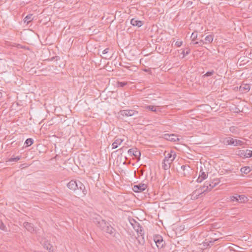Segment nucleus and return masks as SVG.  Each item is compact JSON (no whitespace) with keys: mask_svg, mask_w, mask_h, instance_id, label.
I'll list each match as a JSON object with an SVG mask.
<instances>
[{"mask_svg":"<svg viewBox=\"0 0 252 252\" xmlns=\"http://www.w3.org/2000/svg\"><path fill=\"white\" fill-rule=\"evenodd\" d=\"M251 155H250V156H251V157H252V151H251Z\"/></svg>","mask_w":252,"mask_h":252,"instance_id":"de8ad7c7","label":"nucleus"},{"mask_svg":"<svg viewBox=\"0 0 252 252\" xmlns=\"http://www.w3.org/2000/svg\"><path fill=\"white\" fill-rule=\"evenodd\" d=\"M213 36L212 35L209 34L206 36L205 38V44L207 43H210L213 41Z\"/></svg>","mask_w":252,"mask_h":252,"instance_id":"b1692460","label":"nucleus"},{"mask_svg":"<svg viewBox=\"0 0 252 252\" xmlns=\"http://www.w3.org/2000/svg\"><path fill=\"white\" fill-rule=\"evenodd\" d=\"M199 189H201V190H204V192L206 191H210L209 187L208 185H206V182L203 186L199 188Z\"/></svg>","mask_w":252,"mask_h":252,"instance_id":"cd10ccee","label":"nucleus"},{"mask_svg":"<svg viewBox=\"0 0 252 252\" xmlns=\"http://www.w3.org/2000/svg\"><path fill=\"white\" fill-rule=\"evenodd\" d=\"M241 249L242 248H240L236 245L230 243L222 246L221 251L224 250L226 252H231L232 251L234 252H242L240 250V249Z\"/></svg>","mask_w":252,"mask_h":252,"instance_id":"7ed1b4c3","label":"nucleus"},{"mask_svg":"<svg viewBox=\"0 0 252 252\" xmlns=\"http://www.w3.org/2000/svg\"><path fill=\"white\" fill-rule=\"evenodd\" d=\"M238 61H239L240 63H242L244 61V60L242 59L241 58L239 59Z\"/></svg>","mask_w":252,"mask_h":252,"instance_id":"a18cd8bd","label":"nucleus"},{"mask_svg":"<svg viewBox=\"0 0 252 252\" xmlns=\"http://www.w3.org/2000/svg\"><path fill=\"white\" fill-rule=\"evenodd\" d=\"M190 52V50L189 48H186L183 50L182 54L183 55V58L185 57L186 56L189 55Z\"/></svg>","mask_w":252,"mask_h":252,"instance_id":"bb28decb","label":"nucleus"},{"mask_svg":"<svg viewBox=\"0 0 252 252\" xmlns=\"http://www.w3.org/2000/svg\"><path fill=\"white\" fill-rule=\"evenodd\" d=\"M0 229L5 232L7 231L6 226L1 220H0Z\"/></svg>","mask_w":252,"mask_h":252,"instance_id":"7c9ffc66","label":"nucleus"},{"mask_svg":"<svg viewBox=\"0 0 252 252\" xmlns=\"http://www.w3.org/2000/svg\"><path fill=\"white\" fill-rule=\"evenodd\" d=\"M24 227L29 232H32L34 231V227L33 225L28 222H25L24 223Z\"/></svg>","mask_w":252,"mask_h":252,"instance_id":"dca6fc26","label":"nucleus"},{"mask_svg":"<svg viewBox=\"0 0 252 252\" xmlns=\"http://www.w3.org/2000/svg\"><path fill=\"white\" fill-rule=\"evenodd\" d=\"M127 85V82H117V85L118 87H123Z\"/></svg>","mask_w":252,"mask_h":252,"instance_id":"f704fd0d","label":"nucleus"},{"mask_svg":"<svg viewBox=\"0 0 252 252\" xmlns=\"http://www.w3.org/2000/svg\"><path fill=\"white\" fill-rule=\"evenodd\" d=\"M222 248V247H219L218 249H220V251H219V252H220V251H221V250Z\"/></svg>","mask_w":252,"mask_h":252,"instance_id":"49530a36","label":"nucleus"},{"mask_svg":"<svg viewBox=\"0 0 252 252\" xmlns=\"http://www.w3.org/2000/svg\"><path fill=\"white\" fill-rule=\"evenodd\" d=\"M241 171L245 174H247L250 172L251 170L249 167H244L241 168Z\"/></svg>","mask_w":252,"mask_h":252,"instance_id":"c85d7f7f","label":"nucleus"},{"mask_svg":"<svg viewBox=\"0 0 252 252\" xmlns=\"http://www.w3.org/2000/svg\"><path fill=\"white\" fill-rule=\"evenodd\" d=\"M77 183L74 180H71L67 185V187L70 189L75 190L77 189Z\"/></svg>","mask_w":252,"mask_h":252,"instance_id":"f8f14e48","label":"nucleus"},{"mask_svg":"<svg viewBox=\"0 0 252 252\" xmlns=\"http://www.w3.org/2000/svg\"><path fill=\"white\" fill-rule=\"evenodd\" d=\"M220 182V180L218 178L214 179L212 181H206V185H208L209 187V190H211L213 188L215 187Z\"/></svg>","mask_w":252,"mask_h":252,"instance_id":"6e6552de","label":"nucleus"},{"mask_svg":"<svg viewBox=\"0 0 252 252\" xmlns=\"http://www.w3.org/2000/svg\"><path fill=\"white\" fill-rule=\"evenodd\" d=\"M33 140L32 138H29L26 140L25 142V145H26V147H29L32 145L33 144Z\"/></svg>","mask_w":252,"mask_h":252,"instance_id":"393cba45","label":"nucleus"},{"mask_svg":"<svg viewBox=\"0 0 252 252\" xmlns=\"http://www.w3.org/2000/svg\"><path fill=\"white\" fill-rule=\"evenodd\" d=\"M164 138L171 141H176V139L179 140V139L177 138L176 136L174 134H165Z\"/></svg>","mask_w":252,"mask_h":252,"instance_id":"a211bd4d","label":"nucleus"},{"mask_svg":"<svg viewBox=\"0 0 252 252\" xmlns=\"http://www.w3.org/2000/svg\"><path fill=\"white\" fill-rule=\"evenodd\" d=\"M238 61H239L240 63H242L244 61V60L242 59L241 58L239 59Z\"/></svg>","mask_w":252,"mask_h":252,"instance_id":"c03bdc74","label":"nucleus"},{"mask_svg":"<svg viewBox=\"0 0 252 252\" xmlns=\"http://www.w3.org/2000/svg\"><path fill=\"white\" fill-rule=\"evenodd\" d=\"M251 151L250 150H240L239 151V155H240L241 157L244 156L246 158H251Z\"/></svg>","mask_w":252,"mask_h":252,"instance_id":"4468645a","label":"nucleus"},{"mask_svg":"<svg viewBox=\"0 0 252 252\" xmlns=\"http://www.w3.org/2000/svg\"><path fill=\"white\" fill-rule=\"evenodd\" d=\"M164 156L165 158L162 162V167L165 170H166L170 168L171 164L176 157V154L173 151H171L170 153H168L166 155L165 153Z\"/></svg>","mask_w":252,"mask_h":252,"instance_id":"f257e3e1","label":"nucleus"},{"mask_svg":"<svg viewBox=\"0 0 252 252\" xmlns=\"http://www.w3.org/2000/svg\"><path fill=\"white\" fill-rule=\"evenodd\" d=\"M109 48H106L105 49H104L103 52H102V54H106L108 53L109 52Z\"/></svg>","mask_w":252,"mask_h":252,"instance_id":"79ce46f5","label":"nucleus"},{"mask_svg":"<svg viewBox=\"0 0 252 252\" xmlns=\"http://www.w3.org/2000/svg\"><path fill=\"white\" fill-rule=\"evenodd\" d=\"M130 24L133 26L140 27L143 25V22L140 20H138L136 18H132L130 20Z\"/></svg>","mask_w":252,"mask_h":252,"instance_id":"9b49d317","label":"nucleus"},{"mask_svg":"<svg viewBox=\"0 0 252 252\" xmlns=\"http://www.w3.org/2000/svg\"><path fill=\"white\" fill-rule=\"evenodd\" d=\"M237 195H238V194H236V195L230 196V200L232 201H236V202H238L239 200H238V197H237Z\"/></svg>","mask_w":252,"mask_h":252,"instance_id":"c9c22d12","label":"nucleus"},{"mask_svg":"<svg viewBox=\"0 0 252 252\" xmlns=\"http://www.w3.org/2000/svg\"><path fill=\"white\" fill-rule=\"evenodd\" d=\"M123 116L130 117L138 114V112L132 109L121 110L119 113Z\"/></svg>","mask_w":252,"mask_h":252,"instance_id":"39448f33","label":"nucleus"},{"mask_svg":"<svg viewBox=\"0 0 252 252\" xmlns=\"http://www.w3.org/2000/svg\"><path fill=\"white\" fill-rule=\"evenodd\" d=\"M244 143V142L243 141H241L240 140L235 139V142H234V146H241Z\"/></svg>","mask_w":252,"mask_h":252,"instance_id":"c756f323","label":"nucleus"},{"mask_svg":"<svg viewBox=\"0 0 252 252\" xmlns=\"http://www.w3.org/2000/svg\"><path fill=\"white\" fill-rule=\"evenodd\" d=\"M20 159V157L18 156V157H16L15 158H10L9 160L10 161H17L18 160H19V159Z\"/></svg>","mask_w":252,"mask_h":252,"instance_id":"58836bf2","label":"nucleus"},{"mask_svg":"<svg viewBox=\"0 0 252 252\" xmlns=\"http://www.w3.org/2000/svg\"><path fill=\"white\" fill-rule=\"evenodd\" d=\"M205 241H206V240H205ZM210 243H211V245H212V242L211 241L204 242L202 244L200 245V249H202V250H205V249H207L208 247H210Z\"/></svg>","mask_w":252,"mask_h":252,"instance_id":"5701e85b","label":"nucleus"},{"mask_svg":"<svg viewBox=\"0 0 252 252\" xmlns=\"http://www.w3.org/2000/svg\"><path fill=\"white\" fill-rule=\"evenodd\" d=\"M154 241L158 249L162 248L165 245V242L163 240V238L160 235H158L155 236Z\"/></svg>","mask_w":252,"mask_h":252,"instance_id":"20e7f679","label":"nucleus"},{"mask_svg":"<svg viewBox=\"0 0 252 252\" xmlns=\"http://www.w3.org/2000/svg\"><path fill=\"white\" fill-rule=\"evenodd\" d=\"M123 140L120 138H117L115 140L114 142L112 143V149H116L119 145H121L123 142Z\"/></svg>","mask_w":252,"mask_h":252,"instance_id":"412c9836","label":"nucleus"},{"mask_svg":"<svg viewBox=\"0 0 252 252\" xmlns=\"http://www.w3.org/2000/svg\"><path fill=\"white\" fill-rule=\"evenodd\" d=\"M205 41L203 40H200L199 41H196L193 43V45L198 44L199 46H202L203 44H205Z\"/></svg>","mask_w":252,"mask_h":252,"instance_id":"4c0bfd02","label":"nucleus"},{"mask_svg":"<svg viewBox=\"0 0 252 252\" xmlns=\"http://www.w3.org/2000/svg\"><path fill=\"white\" fill-rule=\"evenodd\" d=\"M182 45V41H177L175 43V45L178 47H180Z\"/></svg>","mask_w":252,"mask_h":252,"instance_id":"ea45409f","label":"nucleus"},{"mask_svg":"<svg viewBox=\"0 0 252 252\" xmlns=\"http://www.w3.org/2000/svg\"><path fill=\"white\" fill-rule=\"evenodd\" d=\"M92 220L95 224L103 231H104L105 228L109 224L106 221L103 220L99 215L95 216V217L93 218Z\"/></svg>","mask_w":252,"mask_h":252,"instance_id":"f03ea898","label":"nucleus"},{"mask_svg":"<svg viewBox=\"0 0 252 252\" xmlns=\"http://www.w3.org/2000/svg\"><path fill=\"white\" fill-rule=\"evenodd\" d=\"M127 149V147H123L121 148L120 149H118L117 152H118L121 155L125 151H126Z\"/></svg>","mask_w":252,"mask_h":252,"instance_id":"e433bc0d","label":"nucleus"},{"mask_svg":"<svg viewBox=\"0 0 252 252\" xmlns=\"http://www.w3.org/2000/svg\"><path fill=\"white\" fill-rule=\"evenodd\" d=\"M148 186L146 184L140 183L138 185H134L132 189L134 192H138L144 191Z\"/></svg>","mask_w":252,"mask_h":252,"instance_id":"0eeeda50","label":"nucleus"},{"mask_svg":"<svg viewBox=\"0 0 252 252\" xmlns=\"http://www.w3.org/2000/svg\"><path fill=\"white\" fill-rule=\"evenodd\" d=\"M146 109L153 112H156V108L154 105L147 106Z\"/></svg>","mask_w":252,"mask_h":252,"instance_id":"473e14b6","label":"nucleus"},{"mask_svg":"<svg viewBox=\"0 0 252 252\" xmlns=\"http://www.w3.org/2000/svg\"><path fill=\"white\" fill-rule=\"evenodd\" d=\"M223 142L227 145L234 146L235 139L230 137H226L224 139Z\"/></svg>","mask_w":252,"mask_h":252,"instance_id":"aec40b11","label":"nucleus"},{"mask_svg":"<svg viewBox=\"0 0 252 252\" xmlns=\"http://www.w3.org/2000/svg\"><path fill=\"white\" fill-rule=\"evenodd\" d=\"M250 90V85L248 84H242L239 88V91L242 93L248 92Z\"/></svg>","mask_w":252,"mask_h":252,"instance_id":"ddd939ff","label":"nucleus"},{"mask_svg":"<svg viewBox=\"0 0 252 252\" xmlns=\"http://www.w3.org/2000/svg\"><path fill=\"white\" fill-rule=\"evenodd\" d=\"M207 176L208 175L202 169H201L199 174V177L196 181L198 183H201L207 178Z\"/></svg>","mask_w":252,"mask_h":252,"instance_id":"9d476101","label":"nucleus"},{"mask_svg":"<svg viewBox=\"0 0 252 252\" xmlns=\"http://www.w3.org/2000/svg\"><path fill=\"white\" fill-rule=\"evenodd\" d=\"M187 168H188V169H189V166H186V165H182V166H181V168H182L183 170H185V169H186Z\"/></svg>","mask_w":252,"mask_h":252,"instance_id":"37998d69","label":"nucleus"},{"mask_svg":"<svg viewBox=\"0 0 252 252\" xmlns=\"http://www.w3.org/2000/svg\"><path fill=\"white\" fill-rule=\"evenodd\" d=\"M44 248H45L46 250H48L49 251H50L51 250V248H52V246L48 242H46L44 244Z\"/></svg>","mask_w":252,"mask_h":252,"instance_id":"2f4dec72","label":"nucleus"},{"mask_svg":"<svg viewBox=\"0 0 252 252\" xmlns=\"http://www.w3.org/2000/svg\"><path fill=\"white\" fill-rule=\"evenodd\" d=\"M204 192V190H201V189H196L194 191H193L192 193V197H193L195 199L198 198V196Z\"/></svg>","mask_w":252,"mask_h":252,"instance_id":"f3484780","label":"nucleus"},{"mask_svg":"<svg viewBox=\"0 0 252 252\" xmlns=\"http://www.w3.org/2000/svg\"><path fill=\"white\" fill-rule=\"evenodd\" d=\"M127 153L129 156L132 157L134 156L135 158H137L138 160L140 159V157L141 156V153L139 150H138L137 148H132L128 150Z\"/></svg>","mask_w":252,"mask_h":252,"instance_id":"423d86ee","label":"nucleus"},{"mask_svg":"<svg viewBox=\"0 0 252 252\" xmlns=\"http://www.w3.org/2000/svg\"><path fill=\"white\" fill-rule=\"evenodd\" d=\"M214 73V71L212 70L211 71L207 72L203 76V77H208L212 76Z\"/></svg>","mask_w":252,"mask_h":252,"instance_id":"72a5a7b5","label":"nucleus"},{"mask_svg":"<svg viewBox=\"0 0 252 252\" xmlns=\"http://www.w3.org/2000/svg\"><path fill=\"white\" fill-rule=\"evenodd\" d=\"M103 232L109 234L113 237L116 236V231L110 224L105 228Z\"/></svg>","mask_w":252,"mask_h":252,"instance_id":"1a4fd4ad","label":"nucleus"},{"mask_svg":"<svg viewBox=\"0 0 252 252\" xmlns=\"http://www.w3.org/2000/svg\"><path fill=\"white\" fill-rule=\"evenodd\" d=\"M33 20V14H29L27 15L23 20L24 23L28 25Z\"/></svg>","mask_w":252,"mask_h":252,"instance_id":"6ab92c4d","label":"nucleus"},{"mask_svg":"<svg viewBox=\"0 0 252 252\" xmlns=\"http://www.w3.org/2000/svg\"><path fill=\"white\" fill-rule=\"evenodd\" d=\"M238 202L239 203H245L248 201V198L245 195H238Z\"/></svg>","mask_w":252,"mask_h":252,"instance_id":"4be33fe9","label":"nucleus"},{"mask_svg":"<svg viewBox=\"0 0 252 252\" xmlns=\"http://www.w3.org/2000/svg\"><path fill=\"white\" fill-rule=\"evenodd\" d=\"M77 189L82 191L84 196L86 195L88 192L85 186L80 181H78Z\"/></svg>","mask_w":252,"mask_h":252,"instance_id":"2eb2a0df","label":"nucleus"},{"mask_svg":"<svg viewBox=\"0 0 252 252\" xmlns=\"http://www.w3.org/2000/svg\"><path fill=\"white\" fill-rule=\"evenodd\" d=\"M138 228L136 229V231L137 232H139V231H142V227L139 226V224L138 223L137 225Z\"/></svg>","mask_w":252,"mask_h":252,"instance_id":"a19ab883","label":"nucleus"},{"mask_svg":"<svg viewBox=\"0 0 252 252\" xmlns=\"http://www.w3.org/2000/svg\"><path fill=\"white\" fill-rule=\"evenodd\" d=\"M197 32H192V33L191 35V38L192 39L191 43L192 44H193V43L194 42V41H195L196 39H197Z\"/></svg>","mask_w":252,"mask_h":252,"instance_id":"a878e982","label":"nucleus"}]
</instances>
